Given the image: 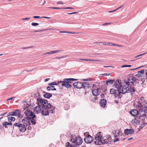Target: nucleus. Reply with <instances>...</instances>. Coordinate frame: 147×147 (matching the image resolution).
I'll list each match as a JSON object with an SVG mask.
<instances>
[{
  "label": "nucleus",
  "mask_w": 147,
  "mask_h": 147,
  "mask_svg": "<svg viewBox=\"0 0 147 147\" xmlns=\"http://www.w3.org/2000/svg\"><path fill=\"white\" fill-rule=\"evenodd\" d=\"M137 107L139 110V112L141 113L143 111V107L142 105L141 104H138L137 105Z\"/></svg>",
  "instance_id": "nucleus-22"
},
{
  "label": "nucleus",
  "mask_w": 147,
  "mask_h": 147,
  "mask_svg": "<svg viewBox=\"0 0 147 147\" xmlns=\"http://www.w3.org/2000/svg\"><path fill=\"white\" fill-rule=\"evenodd\" d=\"M49 8H51L53 9H61V8L57 7H48Z\"/></svg>",
  "instance_id": "nucleus-43"
},
{
  "label": "nucleus",
  "mask_w": 147,
  "mask_h": 147,
  "mask_svg": "<svg viewBox=\"0 0 147 147\" xmlns=\"http://www.w3.org/2000/svg\"><path fill=\"white\" fill-rule=\"evenodd\" d=\"M51 90H56V89L55 88L54 86H53L51 85Z\"/></svg>",
  "instance_id": "nucleus-41"
},
{
  "label": "nucleus",
  "mask_w": 147,
  "mask_h": 147,
  "mask_svg": "<svg viewBox=\"0 0 147 147\" xmlns=\"http://www.w3.org/2000/svg\"><path fill=\"white\" fill-rule=\"evenodd\" d=\"M139 117H146V116L147 115V114H144V113L142 115L141 114V113H139Z\"/></svg>",
  "instance_id": "nucleus-31"
},
{
  "label": "nucleus",
  "mask_w": 147,
  "mask_h": 147,
  "mask_svg": "<svg viewBox=\"0 0 147 147\" xmlns=\"http://www.w3.org/2000/svg\"><path fill=\"white\" fill-rule=\"evenodd\" d=\"M68 56L67 55H65V56H63L62 57H55V58L56 59H62L63 58H64L66 57H67Z\"/></svg>",
  "instance_id": "nucleus-29"
},
{
  "label": "nucleus",
  "mask_w": 147,
  "mask_h": 147,
  "mask_svg": "<svg viewBox=\"0 0 147 147\" xmlns=\"http://www.w3.org/2000/svg\"><path fill=\"white\" fill-rule=\"evenodd\" d=\"M30 19V18H23L22 19V20H29Z\"/></svg>",
  "instance_id": "nucleus-52"
},
{
  "label": "nucleus",
  "mask_w": 147,
  "mask_h": 147,
  "mask_svg": "<svg viewBox=\"0 0 147 147\" xmlns=\"http://www.w3.org/2000/svg\"><path fill=\"white\" fill-rule=\"evenodd\" d=\"M147 53V52L146 53H143L142 54H140V55H139L137 56H135L134 58H136V57H140V56H142L143 55H145L146 53Z\"/></svg>",
  "instance_id": "nucleus-36"
},
{
  "label": "nucleus",
  "mask_w": 147,
  "mask_h": 147,
  "mask_svg": "<svg viewBox=\"0 0 147 147\" xmlns=\"http://www.w3.org/2000/svg\"><path fill=\"white\" fill-rule=\"evenodd\" d=\"M73 85L74 87L80 89L82 88V83L80 82H76L73 84Z\"/></svg>",
  "instance_id": "nucleus-8"
},
{
  "label": "nucleus",
  "mask_w": 147,
  "mask_h": 147,
  "mask_svg": "<svg viewBox=\"0 0 147 147\" xmlns=\"http://www.w3.org/2000/svg\"><path fill=\"white\" fill-rule=\"evenodd\" d=\"M129 92V88L128 86H123L121 88V93L124 94L126 93Z\"/></svg>",
  "instance_id": "nucleus-5"
},
{
  "label": "nucleus",
  "mask_w": 147,
  "mask_h": 147,
  "mask_svg": "<svg viewBox=\"0 0 147 147\" xmlns=\"http://www.w3.org/2000/svg\"><path fill=\"white\" fill-rule=\"evenodd\" d=\"M103 44L104 45L109 46V42H103Z\"/></svg>",
  "instance_id": "nucleus-46"
},
{
  "label": "nucleus",
  "mask_w": 147,
  "mask_h": 147,
  "mask_svg": "<svg viewBox=\"0 0 147 147\" xmlns=\"http://www.w3.org/2000/svg\"><path fill=\"white\" fill-rule=\"evenodd\" d=\"M38 23L35 22H32L31 24V25L33 26H37L38 25Z\"/></svg>",
  "instance_id": "nucleus-34"
},
{
  "label": "nucleus",
  "mask_w": 147,
  "mask_h": 147,
  "mask_svg": "<svg viewBox=\"0 0 147 147\" xmlns=\"http://www.w3.org/2000/svg\"><path fill=\"white\" fill-rule=\"evenodd\" d=\"M143 66H140V67H137V68H136L131 69H130V70H134L136 69H139V68H140L141 67H142Z\"/></svg>",
  "instance_id": "nucleus-50"
},
{
  "label": "nucleus",
  "mask_w": 147,
  "mask_h": 147,
  "mask_svg": "<svg viewBox=\"0 0 147 147\" xmlns=\"http://www.w3.org/2000/svg\"><path fill=\"white\" fill-rule=\"evenodd\" d=\"M147 123H142L141 125L140 126V127L141 128H143L146 125Z\"/></svg>",
  "instance_id": "nucleus-32"
},
{
  "label": "nucleus",
  "mask_w": 147,
  "mask_h": 147,
  "mask_svg": "<svg viewBox=\"0 0 147 147\" xmlns=\"http://www.w3.org/2000/svg\"><path fill=\"white\" fill-rule=\"evenodd\" d=\"M141 75L140 73H138V74L135 75V76L138 77H140L141 76Z\"/></svg>",
  "instance_id": "nucleus-49"
},
{
  "label": "nucleus",
  "mask_w": 147,
  "mask_h": 147,
  "mask_svg": "<svg viewBox=\"0 0 147 147\" xmlns=\"http://www.w3.org/2000/svg\"><path fill=\"white\" fill-rule=\"evenodd\" d=\"M52 94H51L47 92L45 94L43 95V96L44 97L47 98H49L50 97H52Z\"/></svg>",
  "instance_id": "nucleus-24"
},
{
  "label": "nucleus",
  "mask_w": 147,
  "mask_h": 147,
  "mask_svg": "<svg viewBox=\"0 0 147 147\" xmlns=\"http://www.w3.org/2000/svg\"><path fill=\"white\" fill-rule=\"evenodd\" d=\"M7 113V112H6L5 113H2L0 115V116H3L6 115Z\"/></svg>",
  "instance_id": "nucleus-53"
},
{
  "label": "nucleus",
  "mask_w": 147,
  "mask_h": 147,
  "mask_svg": "<svg viewBox=\"0 0 147 147\" xmlns=\"http://www.w3.org/2000/svg\"><path fill=\"white\" fill-rule=\"evenodd\" d=\"M131 122L133 124H134L135 123H136V122H135L134 119V120H132L131 121Z\"/></svg>",
  "instance_id": "nucleus-62"
},
{
  "label": "nucleus",
  "mask_w": 147,
  "mask_h": 147,
  "mask_svg": "<svg viewBox=\"0 0 147 147\" xmlns=\"http://www.w3.org/2000/svg\"><path fill=\"white\" fill-rule=\"evenodd\" d=\"M69 81H76L78 80V79L73 78H69Z\"/></svg>",
  "instance_id": "nucleus-42"
},
{
  "label": "nucleus",
  "mask_w": 147,
  "mask_h": 147,
  "mask_svg": "<svg viewBox=\"0 0 147 147\" xmlns=\"http://www.w3.org/2000/svg\"><path fill=\"white\" fill-rule=\"evenodd\" d=\"M30 117H26L22 120V121L24 123H26L27 125H29L30 124Z\"/></svg>",
  "instance_id": "nucleus-12"
},
{
  "label": "nucleus",
  "mask_w": 147,
  "mask_h": 147,
  "mask_svg": "<svg viewBox=\"0 0 147 147\" xmlns=\"http://www.w3.org/2000/svg\"><path fill=\"white\" fill-rule=\"evenodd\" d=\"M58 4H63V3L61 1H59L57 2Z\"/></svg>",
  "instance_id": "nucleus-57"
},
{
  "label": "nucleus",
  "mask_w": 147,
  "mask_h": 147,
  "mask_svg": "<svg viewBox=\"0 0 147 147\" xmlns=\"http://www.w3.org/2000/svg\"><path fill=\"white\" fill-rule=\"evenodd\" d=\"M36 100L38 106L34 108V111L36 113L40 111L42 114L45 116L48 115L50 113H55V107L48 103L47 100L40 98H37Z\"/></svg>",
  "instance_id": "nucleus-1"
},
{
  "label": "nucleus",
  "mask_w": 147,
  "mask_h": 147,
  "mask_svg": "<svg viewBox=\"0 0 147 147\" xmlns=\"http://www.w3.org/2000/svg\"><path fill=\"white\" fill-rule=\"evenodd\" d=\"M93 138L90 135H88L84 138V140L86 143L89 144L90 143L93 141Z\"/></svg>",
  "instance_id": "nucleus-7"
},
{
  "label": "nucleus",
  "mask_w": 147,
  "mask_h": 147,
  "mask_svg": "<svg viewBox=\"0 0 147 147\" xmlns=\"http://www.w3.org/2000/svg\"><path fill=\"white\" fill-rule=\"evenodd\" d=\"M36 116L34 115L31 117V119L30 118V120L31 123L33 125H35L36 123L35 120L34 119V118Z\"/></svg>",
  "instance_id": "nucleus-23"
},
{
  "label": "nucleus",
  "mask_w": 147,
  "mask_h": 147,
  "mask_svg": "<svg viewBox=\"0 0 147 147\" xmlns=\"http://www.w3.org/2000/svg\"><path fill=\"white\" fill-rule=\"evenodd\" d=\"M66 146L67 147H70L69 146L71 145L69 142H67L65 144Z\"/></svg>",
  "instance_id": "nucleus-38"
},
{
  "label": "nucleus",
  "mask_w": 147,
  "mask_h": 147,
  "mask_svg": "<svg viewBox=\"0 0 147 147\" xmlns=\"http://www.w3.org/2000/svg\"><path fill=\"white\" fill-rule=\"evenodd\" d=\"M144 69H142L141 71H138L137 73H140L141 74H142L144 73Z\"/></svg>",
  "instance_id": "nucleus-39"
},
{
  "label": "nucleus",
  "mask_w": 147,
  "mask_h": 147,
  "mask_svg": "<svg viewBox=\"0 0 147 147\" xmlns=\"http://www.w3.org/2000/svg\"><path fill=\"white\" fill-rule=\"evenodd\" d=\"M128 82H129V83H131V84H132L134 83H135L133 81H132V80H130V81L128 80Z\"/></svg>",
  "instance_id": "nucleus-63"
},
{
  "label": "nucleus",
  "mask_w": 147,
  "mask_h": 147,
  "mask_svg": "<svg viewBox=\"0 0 147 147\" xmlns=\"http://www.w3.org/2000/svg\"><path fill=\"white\" fill-rule=\"evenodd\" d=\"M17 115H18V117L20 118H22L23 117V116L20 114V113L19 112V114H18Z\"/></svg>",
  "instance_id": "nucleus-37"
},
{
  "label": "nucleus",
  "mask_w": 147,
  "mask_h": 147,
  "mask_svg": "<svg viewBox=\"0 0 147 147\" xmlns=\"http://www.w3.org/2000/svg\"><path fill=\"white\" fill-rule=\"evenodd\" d=\"M80 60H82L83 61H89V59H82L80 58L79 59Z\"/></svg>",
  "instance_id": "nucleus-54"
},
{
  "label": "nucleus",
  "mask_w": 147,
  "mask_h": 147,
  "mask_svg": "<svg viewBox=\"0 0 147 147\" xmlns=\"http://www.w3.org/2000/svg\"><path fill=\"white\" fill-rule=\"evenodd\" d=\"M24 113L28 117L29 116L31 117L33 115H35L29 109H27L26 110L25 112Z\"/></svg>",
  "instance_id": "nucleus-10"
},
{
  "label": "nucleus",
  "mask_w": 147,
  "mask_h": 147,
  "mask_svg": "<svg viewBox=\"0 0 147 147\" xmlns=\"http://www.w3.org/2000/svg\"><path fill=\"white\" fill-rule=\"evenodd\" d=\"M100 105L102 107H105L107 104V101L105 99H101L99 102Z\"/></svg>",
  "instance_id": "nucleus-14"
},
{
  "label": "nucleus",
  "mask_w": 147,
  "mask_h": 147,
  "mask_svg": "<svg viewBox=\"0 0 147 147\" xmlns=\"http://www.w3.org/2000/svg\"><path fill=\"white\" fill-rule=\"evenodd\" d=\"M131 66V65H123L121 66L122 68L125 67H130Z\"/></svg>",
  "instance_id": "nucleus-35"
},
{
  "label": "nucleus",
  "mask_w": 147,
  "mask_h": 147,
  "mask_svg": "<svg viewBox=\"0 0 147 147\" xmlns=\"http://www.w3.org/2000/svg\"><path fill=\"white\" fill-rule=\"evenodd\" d=\"M40 96V94L38 92H37L35 94V97H38Z\"/></svg>",
  "instance_id": "nucleus-44"
},
{
  "label": "nucleus",
  "mask_w": 147,
  "mask_h": 147,
  "mask_svg": "<svg viewBox=\"0 0 147 147\" xmlns=\"http://www.w3.org/2000/svg\"><path fill=\"white\" fill-rule=\"evenodd\" d=\"M49 85H57V83L56 82H53L49 84Z\"/></svg>",
  "instance_id": "nucleus-33"
},
{
  "label": "nucleus",
  "mask_w": 147,
  "mask_h": 147,
  "mask_svg": "<svg viewBox=\"0 0 147 147\" xmlns=\"http://www.w3.org/2000/svg\"><path fill=\"white\" fill-rule=\"evenodd\" d=\"M113 134L114 136L115 137L118 136L119 134V131H117L116 130H115L113 132Z\"/></svg>",
  "instance_id": "nucleus-25"
},
{
  "label": "nucleus",
  "mask_w": 147,
  "mask_h": 147,
  "mask_svg": "<svg viewBox=\"0 0 147 147\" xmlns=\"http://www.w3.org/2000/svg\"><path fill=\"white\" fill-rule=\"evenodd\" d=\"M125 83L127 84V85L128 86L130 90H129V92L131 93V94H133L135 91L136 88L132 86V84H129V82H125Z\"/></svg>",
  "instance_id": "nucleus-6"
},
{
  "label": "nucleus",
  "mask_w": 147,
  "mask_h": 147,
  "mask_svg": "<svg viewBox=\"0 0 147 147\" xmlns=\"http://www.w3.org/2000/svg\"><path fill=\"white\" fill-rule=\"evenodd\" d=\"M89 61H100L98 60L89 59Z\"/></svg>",
  "instance_id": "nucleus-40"
},
{
  "label": "nucleus",
  "mask_w": 147,
  "mask_h": 147,
  "mask_svg": "<svg viewBox=\"0 0 147 147\" xmlns=\"http://www.w3.org/2000/svg\"><path fill=\"white\" fill-rule=\"evenodd\" d=\"M64 81L67 82V81H69V78H65L63 79Z\"/></svg>",
  "instance_id": "nucleus-59"
},
{
  "label": "nucleus",
  "mask_w": 147,
  "mask_h": 147,
  "mask_svg": "<svg viewBox=\"0 0 147 147\" xmlns=\"http://www.w3.org/2000/svg\"><path fill=\"white\" fill-rule=\"evenodd\" d=\"M9 116L8 118V120L9 122H11V121H14L15 120V117H13Z\"/></svg>",
  "instance_id": "nucleus-27"
},
{
  "label": "nucleus",
  "mask_w": 147,
  "mask_h": 147,
  "mask_svg": "<svg viewBox=\"0 0 147 147\" xmlns=\"http://www.w3.org/2000/svg\"><path fill=\"white\" fill-rule=\"evenodd\" d=\"M21 125V124H20L19 123H15L13 124V125L14 126L18 127L19 129H20V126Z\"/></svg>",
  "instance_id": "nucleus-28"
},
{
  "label": "nucleus",
  "mask_w": 147,
  "mask_h": 147,
  "mask_svg": "<svg viewBox=\"0 0 147 147\" xmlns=\"http://www.w3.org/2000/svg\"><path fill=\"white\" fill-rule=\"evenodd\" d=\"M19 110L16 109L14 111L8 113L9 115H7V116H9L10 115L12 116H16L19 113Z\"/></svg>",
  "instance_id": "nucleus-11"
},
{
  "label": "nucleus",
  "mask_w": 147,
  "mask_h": 147,
  "mask_svg": "<svg viewBox=\"0 0 147 147\" xmlns=\"http://www.w3.org/2000/svg\"><path fill=\"white\" fill-rule=\"evenodd\" d=\"M71 141H72L73 143L75 142L76 145L78 146L81 144L82 142V140L80 136L76 137V138L74 139H71Z\"/></svg>",
  "instance_id": "nucleus-4"
},
{
  "label": "nucleus",
  "mask_w": 147,
  "mask_h": 147,
  "mask_svg": "<svg viewBox=\"0 0 147 147\" xmlns=\"http://www.w3.org/2000/svg\"><path fill=\"white\" fill-rule=\"evenodd\" d=\"M67 33H70L71 34H75L77 33L74 32H68L67 31Z\"/></svg>",
  "instance_id": "nucleus-51"
},
{
  "label": "nucleus",
  "mask_w": 147,
  "mask_h": 147,
  "mask_svg": "<svg viewBox=\"0 0 147 147\" xmlns=\"http://www.w3.org/2000/svg\"><path fill=\"white\" fill-rule=\"evenodd\" d=\"M71 83V82L69 81L67 82H65L64 83L61 84V85L63 86H64L67 88H71V85L69 84Z\"/></svg>",
  "instance_id": "nucleus-13"
},
{
  "label": "nucleus",
  "mask_w": 147,
  "mask_h": 147,
  "mask_svg": "<svg viewBox=\"0 0 147 147\" xmlns=\"http://www.w3.org/2000/svg\"><path fill=\"white\" fill-rule=\"evenodd\" d=\"M12 123L11 122H4L2 123V125L3 126L5 127V128H7V125H11Z\"/></svg>",
  "instance_id": "nucleus-18"
},
{
  "label": "nucleus",
  "mask_w": 147,
  "mask_h": 147,
  "mask_svg": "<svg viewBox=\"0 0 147 147\" xmlns=\"http://www.w3.org/2000/svg\"><path fill=\"white\" fill-rule=\"evenodd\" d=\"M128 80L129 81L130 80L133 81L134 82H137V79L136 78L133 76L130 77L128 78Z\"/></svg>",
  "instance_id": "nucleus-26"
},
{
  "label": "nucleus",
  "mask_w": 147,
  "mask_h": 147,
  "mask_svg": "<svg viewBox=\"0 0 147 147\" xmlns=\"http://www.w3.org/2000/svg\"><path fill=\"white\" fill-rule=\"evenodd\" d=\"M134 120L135 121V122H136V124L139 122V121L138 119H136V118H135L134 119Z\"/></svg>",
  "instance_id": "nucleus-56"
},
{
  "label": "nucleus",
  "mask_w": 147,
  "mask_h": 147,
  "mask_svg": "<svg viewBox=\"0 0 147 147\" xmlns=\"http://www.w3.org/2000/svg\"><path fill=\"white\" fill-rule=\"evenodd\" d=\"M116 91V90L113 88L111 89L110 90V93L112 94H114V96L115 97L118 96L119 97L120 96V94H119L118 92V93H117Z\"/></svg>",
  "instance_id": "nucleus-9"
},
{
  "label": "nucleus",
  "mask_w": 147,
  "mask_h": 147,
  "mask_svg": "<svg viewBox=\"0 0 147 147\" xmlns=\"http://www.w3.org/2000/svg\"><path fill=\"white\" fill-rule=\"evenodd\" d=\"M119 139L118 138H116L115 139H114V140L113 141L114 142H117L119 141Z\"/></svg>",
  "instance_id": "nucleus-55"
},
{
  "label": "nucleus",
  "mask_w": 147,
  "mask_h": 147,
  "mask_svg": "<svg viewBox=\"0 0 147 147\" xmlns=\"http://www.w3.org/2000/svg\"><path fill=\"white\" fill-rule=\"evenodd\" d=\"M61 51V50H58V51H50V53H51V54H53V53H57L59 51Z\"/></svg>",
  "instance_id": "nucleus-30"
},
{
  "label": "nucleus",
  "mask_w": 147,
  "mask_h": 147,
  "mask_svg": "<svg viewBox=\"0 0 147 147\" xmlns=\"http://www.w3.org/2000/svg\"><path fill=\"white\" fill-rule=\"evenodd\" d=\"M138 112L136 109H134L131 111L129 112V113L132 115L134 116H136L138 114Z\"/></svg>",
  "instance_id": "nucleus-17"
},
{
  "label": "nucleus",
  "mask_w": 147,
  "mask_h": 147,
  "mask_svg": "<svg viewBox=\"0 0 147 147\" xmlns=\"http://www.w3.org/2000/svg\"><path fill=\"white\" fill-rule=\"evenodd\" d=\"M51 88V86H48L47 87V89L48 90H51V89L50 88Z\"/></svg>",
  "instance_id": "nucleus-58"
},
{
  "label": "nucleus",
  "mask_w": 147,
  "mask_h": 147,
  "mask_svg": "<svg viewBox=\"0 0 147 147\" xmlns=\"http://www.w3.org/2000/svg\"><path fill=\"white\" fill-rule=\"evenodd\" d=\"M110 74H102L101 75H102L103 76H109L110 75Z\"/></svg>",
  "instance_id": "nucleus-47"
},
{
  "label": "nucleus",
  "mask_w": 147,
  "mask_h": 147,
  "mask_svg": "<svg viewBox=\"0 0 147 147\" xmlns=\"http://www.w3.org/2000/svg\"><path fill=\"white\" fill-rule=\"evenodd\" d=\"M26 127L24 124H22L20 126L19 130L21 132H24L26 131Z\"/></svg>",
  "instance_id": "nucleus-19"
},
{
  "label": "nucleus",
  "mask_w": 147,
  "mask_h": 147,
  "mask_svg": "<svg viewBox=\"0 0 147 147\" xmlns=\"http://www.w3.org/2000/svg\"><path fill=\"white\" fill-rule=\"evenodd\" d=\"M62 9H73L74 8L71 7H65V8H61Z\"/></svg>",
  "instance_id": "nucleus-45"
},
{
  "label": "nucleus",
  "mask_w": 147,
  "mask_h": 147,
  "mask_svg": "<svg viewBox=\"0 0 147 147\" xmlns=\"http://www.w3.org/2000/svg\"><path fill=\"white\" fill-rule=\"evenodd\" d=\"M115 80H109L106 81V84L108 86H110L112 85L115 81Z\"/></svg>",
  "instance_id": "nucleus-20"
},
{
  "label": "nucleus",
  "mask_w": 147,
  "mask_h": 147,
  "mask_svg": "<svg viewBox=\"0 0 147 147\" xmlns=\"http://www.w3.org/2000/svg\"><path fill=\"white\" fill-rule=\"evenodd\" d=\"M100 133L101 132H99L95 135V139L96 140L94 141V144L95 145H100L102 144H111V142L109 141V140L111 139L109 138H105L102 137L100 135Z\"/></svg>",
  "instance_id": "nucleus-2"
},
{
  "label": "nucleus",
  "mask_w": 147,
  "mask_h": 147,
  "mask_svg": "<svg viewBox=\"0 0 147 147\" xmlns=\"http://www.w3.org/2000/svg\"><path fill=\"white\" fill-rule=\"evenodd\" d=\"M14 97H13L9 98L7 100V101H9L10 100H12V99H13V98H14Z\"/></svg>",
  "instance_id": "nucleus-60"
},
{
  "label": "nucleus",
  "mask_w": 147,
  "mask_h": 147,
  "mask_svg": "<svg viewBox=\"0 0 147 147\" xmlns=\"http://www.w3.org/2000/svg\"><path fill=\"white\" fill-rule=\"evenodd\" d=\"M134 132V131L132 129H126L124 130V132L126 135L131 134Z\"/></svg>",
  "instance_id": "nucleus-15"
},
{
  "label": "nucleus",
  "mask_w": 147,
  "mask_h": 147,
  "mask_svg": "<svg viewBox=\"0 0 147 147\" xmlns=\"http://www.w3.org/2000/svg\"><path fill=\"white\" fill-rule=\"evenodd\" d=\"M33 18H41L39 16H33Z\"/></svg>",
  "instance_id": "nucleus-48"
},
{
  "label": "nucleus",
  "mask_w": 147,
  "mask_h": 147,
  "mask_svg": "<svg viewBox=\"0 0 147 147\" xmlns=\"http://www.w3.org/2000/svg\"><path fill=\"white\" fill-rule=\"evenodd\" d=\"M82 88H84V89L88 88H89V86L90 85L88 82H84L82 83Z\"/></svg>",
  "instance_id": "nucleus-21"
},
{
  "label": "nucleus",
  "mask_w": 147,
  "mask_h": 147,
  "mask_svg": "<svg viewBox=\"0 0 147 147\" xmlns=\"http://www.w3.org/2000/svg\"><path fill=\"white\" fill-rule=\"evenodd\" d=\"M101 97L102 98H104V94H102L100 95Z\"/></svg>",
  "instance_id": "nucleus-64"
},
{
  "label": "nucleus",
  "mask_w": 147,
  "mask_h": 147,
  "mask_svg": "<svg viewBox=\"0 0 147 147\" xmlns=\"http://www.w3.org/2000/svg\"><path fill=\"white\" fill-rule=\"evenodd\" d=\"M98 88L97 89L93 88L92 93L93 96H97L99 94L98 92Z\"/></svg>",
  "instance_id": "nucleus-16"
},
{
  "label": "nucleus",
  "mask_w": 147,
  "mask_h": 147,
  "mask_svg": "<svg viewBox=\"0 0 147 147\" xmlns=\"http://www.w3.org/2000/svg\"><path fill=\"white\" fill-rule=\"evenodd\" d=\"M123 5H122L120 7H118L117 8V9H116V11L118 9H120L123 6Z\"/></svg>",
  "instance_id": "nucleus-61"
},
{
  "label": "nucleus",
  "mask_w": 147,
  "mask_h": 147,
  "mask_svg": "<svg viewBox=\"0 0 147 147\" xmlns=\"http://www.w3.org/2000/svg\"><path fill=\"white\" fill-rule=\"evenodd\" d=\"M121 80H115L113 86L117 88V92L119 94H121V88L122 86Z\"/></svg>",
  "instance_id": "nucleus-3"
}]
</instances>
